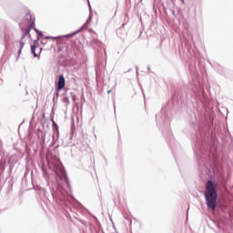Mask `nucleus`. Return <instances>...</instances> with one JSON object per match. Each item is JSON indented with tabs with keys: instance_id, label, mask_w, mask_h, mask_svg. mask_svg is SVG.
Here are the masks:
<instances>
[{
	"instance_id": "7ed1b4c3",
	"label": "nucleus",
	"mask_w": 233,
	"mask_h": 233,
	"mask_svg": "<svg viewBox=\"0 0 233 233\" xmlns=\"http://www.w3.org/2000/svg\"><path fill=\"white\" fill-rule=\"evenodd\" d=\"M30 30H32V25H29L27 28L23 29L24 37H25V35H28V34H30Z\"/></svg>"
},
{
	"instance_id": "39448f33",
	"label": "nucleus",
	"mask_w": 233,
	"mask_h": 233,
	"mask_svg": "<svg viewBox=\"0 0 233 233\" xmlns=\"http://www.w3.org/2000/svg\"><path fill=\"white\" fill-rule=\"evenodd\" d=\"M35 48H37V46H35V43L34 46H31V52L35 56V57H37V54H35Z\"/></svg>"
},
{
	"instance_id": "20e7f679",
	"label": "nucleus",
	"mask_w": 233,
	"mask_h": 233,
	"mask_svg": "<svg viewBox=\"0 0 233 233\" xmlns=\"http://www.w3.org/2000/svg\"><path fill=\"white\" fill-rule=\"evenodd\" d=\"M86 138L85 137V135H83L81 143H82V145H83V147H84L85 148H88L89 145H88V142H86Z\"/></svg>"
},
{
	"instance_id": "f03ea898",
	"label": "nucleus",
	"mask_w": 233,
	"mask_h": 233,
	"mask_svg": "<svg viewBox=\"0 0 233 233\" xmlns=\"http://www.w3.org/2000/svg\"><path fill=\"white\" fill-rule=\"evenodd\" d=\"M65 88V76L60 75L57 82V90H63Z\"/></svg>"
},
{
	"instance_id": "0eeeda50",
	"label": "nucleus",
	"mask_w": 233,
	"mask_h": 233,
	"mask_svg": "<svg viewBox=\"0 0 233 233\" xmlns=\"http://www.w3.org/2000/svg\"><path fill=\"white\" fill-rule=\"evenodd\" d=\"M47 39H54V37H47ZM55 39H59V37H55Z\"/></svg>"
},
{
	"instance_id": "f257e3e1",
	"label": "nucleus",
	"mask_w": 233,
	"mask_h": 233,
	"mask_svg": "<svg viewBox=\"0 0 233 233\" xmlns=\"http://www.w3.org/2000/svg\"><path fill=\"white\" fill-rule=\"evenodd\" d=\"M217 185L211 180L208 181L206 184L205 198L207 201V206L209 210L214 212L216 210V202L218 201V192L216 191Z\"/></svg>"
},
{
	"instance_id": "6e6552de",
	"label": "nucleus",
	"mask_w": 233,
	"mask_h": 233,
	"mask_svg": "<svg viewBox=\"0 0 233 233\" xmlns=\"http://www.w3.org/2000/svg\"><path fill=\"white\" fill-rule=\"evenodd\" d=\"M66 37H72V35H66Z\"/></svg>"
},
{
	"instance_id": "423d86ee",
	"label": "nucleus",
	"mask_w": 233,
	"mask_h": 233,
	"mask_svg": "<svg viewBox=\"0 0 233 233\" xmlns=\"http://www.w3.org/2000/svg\"><path fill=\"white\" fill-rule=\"evenodd\" d=\"M23 46H25V43L21 42L20 43V49H23ZM19 52H21V50H19Z\"/></svg>"
}]
</instances>
